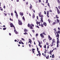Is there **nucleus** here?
<instances>
[{
  "label": "nucleus",
  "mask_w": 60,
  "mask_h": 60,
  "mask_svg": "<svg viewBox=\"0 0 60 60\" xmlns=\"http://www.w3.org/2000/svg\"><path fill=\"white\" fill-rule=\"evenodd\" d=\"M41 12H40L39 15V16L40 17H41V20L40 21L41 23L42 22H43V15H41Z\"/></svg>",
  "instance_id": "f257e3e1"
},
{
  "label": "nucleus",
  "mask_w": 60,
  "mask_h": 60,
  "mask_svg": "<svg viewBox=\"0 0 60 60\" xmlns=\"http://www.w3.org/2000/svg\"><path fill=\"white\" fill-rule=\"evenodd\" d=\"M18 23L20 25H22V22H21V21L19 19L18 20Z\"/></svg>",
  "instance_id": "f03ea898"
},
{
  "label": "nucleus",
  "mask_w": 60,
  "mask_h": 60,
  "mask_svg": "<svg viewBox=\"0 0 60 60\" xmlns=\"http://www.w3.org/2000/svg\"><path fill=\"white\" fill-rule=\"evenodd\" d=\"M59 41H57V48H58V47H59V46L58 45H59V44H58V43H60Z\"/></svg>",
  "instance_id": "7ed1b4c3"
},
{
  "label": "nucleus",
  "mask_w": 60,
  "mask_h": 60,
  "mask_svg": "<svg viewBox=\"0 0 60 60\" xmlns=\"http://www.w3.org/2000/svg\"><path fill=\"white\" fill-rule=\"evenodd\" d=\"M14 31L15 32L16 34H18V32H17V31L15 29V27H14Z\"/></svg>",
  "instance_id": "20e7f679"
},
{
  "label": "nucleus",
  "mask_w": 60,
  "mask_h": 60,
  "mask_svg": "<svg viewBox=\"0 0 60 60\" xmlns=\"http://www.w3.org/2000/svg\"><path fill=\"white\" fill-rule=\"evenodd\" d=\"M59 34H57V37L58 38H57V41H59Z\"/></svg>",
  "instance_id": "39448f33"
},
{
  "label": "nucleus",
  "mask_w": 60,
  "mask_h": 60,
  "mask_svg": "<svg viewBox=\"0 0 60 60\" xmlns=\"http://www.w3.org/2000/svg\"><path fill=\"white\" fill-rule=\"evenodd\" d=\"M55 41H52V43L51 44V47H52V46H53V43H54V42Z\"/></svg>",
  "instance_id": "423d86ee"
},
{
  "label": "nucleus",
  "mask_w": 60,
  "mask_h": 60,
  "mask_svg": "<svg viewBox=\"0 0 60 60\" xmlns=\"http://www.w3.org/2000/svg\"><path fill=\"white\" fill-rule=\"evenodd\" d=\"M48 38L49 40H52V38L50 37L49 35L48 36Z\"/></svg>",
  "instance_id": "0eeeda50"
},
{
  "label": "nucleus",
  "mask_w": 60,
  "mask_h": 60,
  "mask_svg": "<svg viewBox=\"0 0 60 60\" xmlns=\"http://www.w3.org/2000/svg\"><path fill=\"white\" fill-rule=\"evenodd\" d=\"M41 36V37L42 38H44V35L42 34H40Z\"/></svg>",
  "instance_id": "6e6552de"
},
{
  "label": "nucleus",
  "mask_w": 60,
  "mask_h": 60,
  "mask_svg": "<svg viewBox=\"0 0 60 60\" xmlns=\"http://www.w3.org/2000/svg\"><path fill=\"white\" fill-rule=\"evenodd\" d=\"M43 25L44 26H47V23L46 22H44L43 23Z\"/></svg>",
  "instance_id": "1a4fd4ad"
},
{
  "label": "nucleus",
  "mask_w": 60,
  "mask_h": 60,
  "mask_svg": "<svg viewBox=\"0 0 60 60\" xmlns=\"http://www.w3.org/2000/svg\"><path fill=\"white\" fill-rule=\"evenodd\" d=\"M10 25L11 26V27H13V24L12 23H11L10 24Z\"/></svg>",
  "instance_id": "9d476101"
},
{
  "label": "nucleus",
  "mask_w": 60,
  "mask_h": 60,
  "mask_svg": "<svg viewBox=\"0 0 60 60\" xmlns=\"http://www.w3.org/2000/svg\"><path fill=\"white\" fill-rule=\"evenodd\" d=\"M35 18V15H34V13H33L32 16V18L33 19H34Z\"/></svg>",
  "instance_id": "9b49d317"
},
{
  "label": "nucleus",
  "mask_w": 60,
  "mask_h": 60,
  "mask_svg": "<svg viewBox=\"0 0 60 60\" xmlns=\"http://www.w3.org/2000/svg\"><path fill=\"white\" fill-rule=\"evenodd\" d=\"M57 13H58V14H60V11H59V10L58 9H57Z\"/></svg>",
  "instance_id": "f8f14e48"
},
{
  "label": "nucleus",
  "mask_w": 60,
  "mask_h": 60,
  "mask_svg": "<svg viewBox=\"0 0 60 60\" xmlns=\"http://www.w3.org/2000/svg\"><path fill=\"white\" fill-rule=\"evenodd\" d=\"M20 15H21V16H23V13L20 12Z\"/></svg>",
  "instance_id": "ddd939ff"
},
{
  "label": "nucleus",
  "mask_w": 60,
  "mask_h": 60,
  "mask_svg": "<svg viewBox=\"0 0 60 60\" xmlns=\"http://www.w3.org/2000/svg\"><path fill=\"white\" fill-rule=\"evenodd\" d=\"M24 32H27V30L26 29H24Z\"/></svg>",
  "instance_id": "4468645a"
},
{
  "label": "nucleus",
  "mask_w": 60,
  "mask_h": 60,
  "mask_svg": "<svg viewBox=\"0 0 60 60\" xmlns=\"http://www.w3.org/2000/svg\"><path fill=\"white\" fill-rule=\"evenodd\" d=\"M29 41H29V42L30 43H32V41L30 40V39H29Z\"/></svg>",
  "instance_id": "2eb2a0df"
},
{
  "label": "nucleus",
  "mask_w": 60,
  "mask_h": 60,
  "mask_svg": "<svg viewBox=\"0 0 60 60\" xmlns=\"http://www.w3.org/2000/svg\"><path fill=\"white\" fill-rule=\"evenodd\" d=\"M17 18V19H18V14H15Z\"/></svg>",
  "instance_id": "dca6fc26"
},
{
  "label": "nucleus",
  "mask_w": 60,
  "mask_h": 60,
  "mask_svg": "<svg viewBox=\"0 0 60 60\" xmlns=\"http://www.w3.org/2000/svg\"><path fill=\"white\" fill-rule=\"evenodd\" d=\"M57 22H58V23H59V22L60 21L58 20V19H57Z\"/></svg>",
  "instance_id": "f3484780"
},
{
  "label": "nucleus",
  "mask_w": 60,
  "mask_h": 60,
  "mask_svg": "<svg viewBox=\"0 0 60 60\" xmlns=\"http://www.w3.org/2000/svg\"><path fill=\"white\" fill-rule=\"evenodd\" d=\"M46 59H48L49 58V55H48L46 57Z\"/></svg>",
  "instance_id": "a211bd4d"
},
{
  "label": "nucleus",
  "mask_w": 60,
  "mask_h": 60,
  "mask_svg": "<svg viewBox=\"0 0 60 60\" xmlns=\"http://www.w3.org/2000/svg\"><path fill=\"white\" fill-rule=\"evenodd\" d=\"M22 19H23V20L24 21H25V18L24 17V16H23L22 17Z\"/></svg>",
  "instance_id": "6ab92c4d"
},
{
  "label": "nucleus",
  "mask_w": 60,
  "mask_h": 60,
  "mask_svg": "<svg viewBox=\"0 0 60 60\" xmlns=\"http://www.w3.org/2000/svg\"><path fill=\"white\" fill-rule=\"evenodd\" d=\"M48 22H49V23H50V22H51V21L49 19L48 20Z\"/></svg>",
  "instance_id": "aec40b11"
},
{
  "label": "nucleus",
  "mask_w": 60,
  "mask_h": 60,
  "mask_svg": "<svg viewBox=\"0 0 60 60\" xmlns=\"http://www.w3.org/2000/svg\"><path fill=\"white\" fill-rule=\"evenodd\" d=\"M30 29H33V27L31 26H30Z\"/></svg>",
  "instance_id": "412c9836"
},
{
  "label": "nucleus",
  "mask_w": 60,
  "mask_h": 60,
  "mask_svg": "<svg viewBox=\"0 0 60 60\" xmlns=\"http://www.w3.org/2000/svg\"><path fill=\"white\" fill-rule=\"evenodd\" d=\"M44 48L45 49H46V45H45L44 46Z\"/></svg>",
  "instance_id": "4be33fe9"
},
{
  "label": "nucleus",
  "mask_w": 60,
  "mask_h": 60,
  "mask_svg": "<svg viewBox=\"0 0 60 60\" xmlns=\"http://www.w3.org/2000/svg\"><path fill=\"white\" fill-rule=\"evenodd\" d=\"M48 5L50 8V5H49V3H48Z\"/></svg>",
  "instance_id": "5701e85b"
},
{
  "label": "nucleus",
  "mask_w": 60,
  "mask_h": 60,
  "mask_svg": "<svg viewBox=\"0 0 60 60\" xmlns=\"http://www.w3.org/2000/svg\"><path fill=\"white\" fill-rule=\"evenodd\" d=\"M43 34H44V35H46V34H45V32H43Z\"/></svg>",
  "instance_id": "b1692460"
},
{
  "label": "nucleus",
  "mask_w": 60,
  "mask_h": 60,
  "mask_svg": "<svg viewBox=\"0 0 60 60\" xmlns=\"http://www.w3.org/2000/svg\"><path fill=\"white\" fill-rule=\"evenodd\" d=\"M3 30H6V28H3Z\"/></svg>",
  "instance_id": "393cba45"
},
{
  "label": "nucleus",
  "mask_w": 60,
  "mask_h": 60,
  "mask_svg": "<svg viewBox=\"0 0 60 60\" xmlns=\"http://www.w3.org/2000/svg\"><path fill=\"white\" fill-rule=\"evenodd\" d=\"M54 54H53L52 55V58H54Z\"/></svg>",
  "instance_id": "a878e982"
},
{
  "label": "nucleus",
  "mask_w": 60,
  "mask_h": 60,
  "mask_svg": "<svg viewBox=\"0 0 60 60\" xmlns=\"http://www.w3.org/2000/svg\"><path fill=\"white\" fill-rule=\"evenodd\" d=\"M53 25H55V24H56V22H54L53 23Z\"/></svg>",
  "instance_id": "bb28decb"
},
{
  "label": "nucleus",
  "mask_w": 60,
  "mask_h": 60,
  "mask_svg": "<svg viewBox=\"0 0 60 60\" xmlns=\"http://www.w3.org/2000/svg\"><path fill=\"white\" fill-rule=\"evenodd\" d=\"M41 27H43V25L42 24H41Z\"/></svg>",
  "instance_id": "cd10ccee"
},
{
  "label": "nucleus",
  "mask_w": 60,
  "mask_h": 60,
  "mask_svg": "<svg viewBox=\"0 0 60 60\" xmlns=\"http://www.w3.org/2000/svg\"><path fill=\"white\" fill-rule=\"evenodd\" d=\"M38 35V34H36V36L37 37Z\"/></svg>",
  "instance_id": "c85d7f7f"
},
{
  "label": "nucleus",
  "mask_w": 60,
  "mask_h": 60,
  "mask_svg": "<svg viewBox=\"0 0 60 60\" xmlns=\"http://www.w3.org/2000/svg\"><path fill=\"white\" fill-rule=\"evenodd\" d=\"M30 9H32V6H30Z\"/></svg>",
  "instance_id": "c756f323"
},
{
  "label": "nucleus",
  "mask_w": 60,
  "mask_h": 60,
  "mask_svg": "<svg viewBox=\"0 0 60 60\" xmlns=\"http://www.w3.org/2000/svg\"><path fill=\"white\" fill-rule=\"evenodd\" d=\"M28 27H29V26H30V24L29 23L28 24Z\"/></svg>",
  "instance_id": "7c9ffc66"
},
{
  "label": "nucleus",
  "mask_w": 60,
  "mask_h": 60,
  "mask_svg": "<svg viewBox=\"0 0 60 60\" xmlns=\"http://www.w3.org/2000/svg\"><path fill=\"white\" fill-rule=\"evenodd\" d=\"M41 55V53H38V55H39V56H40Z\"/></svg>",
  "instance_id": "2f4dec72"
},
{
  "label": "nucleus",
  "mask_w": 60,
  "mask_h": 60,
  "mask_svg": "<svg viewBox=\"0 0 60 60\" xmlns=\"http://www.w3.org/2000/svg\"><path fill=\"white\" fill-rule=\"evenodd\" d=\"M54 30H55V32H56V28H54Z\"/></svg>",
  "instance_id": "473e14b6"
},
{
  "label": "nucleus",
  "mask_w": 60,
  "mask_h": 60,
  "mask_svg": "<svg viewBox=\"0 0 60 60\" xmlns=\"http://www.w3.org/2000/svg\"><path fill=\"white\" fill-rule=\"evenodd\" d=\"M57 2L58 4H59V3H60V2L59 0H57Z\"/></svg>",
  "instance_id": "72a5a7b5"
},
{
  "label": "nucleus",
  "mask_w": 60,
  "mask_h": 60,
  "mask_svg": "<svg viewBox=\"0 0 60 60\" xmlns=\"http://www.w3.org/2000/svg\"><path fill=\"white\" fill-rule=\"evenodd\" d=\"M31 26H33V27H34V24H31Z\"/></svg>",
  "instance_id": "f704fd0d"
},
{
  "label": "nucleus",
  "mask_w": 60,
  "mask_h": 60,
  "mask_svg": "<svg viewBox=\"0 0 60 60\" xmlns=\"http://www.w3.org/2000/svg\"><path fill=\"white\" fill-rule=\"evenodd\" d=\"M22 40H23V41H25V39L23 38H22Z\"/></svg>",
  "instance_id": "c9c22d12"
},
{
  "label": "nucleus",
  "mask_w": 60,
  "mask_h": 60,
  "mask_svg": "<svg viewBox=\"0 0 60 60\" xmlns=\"http://www.w3.org/2000/svg\"><path fill=\"white\" fill-rule=\"evenodd\" d=\"M4 13L5 15V16H6L7 15V14H6L5 13Z\"/></svg>",
  "instance_id": "e433bc0d"
},
{
  "label": "nucleus",
  "mask_w": 60,
  "mask_h": 60,
  "mask_svg": "<svg viewBox=\"0 0 60 60\" xmlns=\"http://www.w3.org/2000/svg\"><path fill=\"white\" fill-rule=\"evenodd\" d=\"M15 13H16V14H17V12H16V11H15Z\"/></svg>",
  "instance_id": "4c0bfd02"
},
{
  "label": "nucleus",
  "mask_w": 60,
  "mask_h": 60,
  "mask_svg": "<svg viewBox=\"0 0 60 60\" xmlns=\"http://www.w3.org/2000/svg\"><path fill=\"white\" fill-rule=\"evenodd\" d=\"M48 0H47L46 1V3L47 4V3H48Z\"/></svg>",
  "instance_id": "58836bf2"
},
{
  "label": "nucleus",
  "mask_w": 60,
  "mask_h": 60,
  "mask_svg": "<svg viewBox=\"0 0 60 60\" xmlns=\"http://www.w3.org/2000/svg\"><path fill=\"white\" fill-rule=\"evenodd\" d=\"M29 47H31V45H30V44H29Z\"/></svg>",
  "instance_id": "ea45409f"
},
{
  "label": "nucleus",
  "mask_w": 60,
  "mask_h": 60,
  "mask_svg": "<svg viewBox=\"0 0 60 60\" xmlns=\"http://www.w3.org/2000/svg\"><path fill=\"white\" fill-rule=\"evenodd\" d=\"M58 33L59 34H60V30H58Z\"/></svg>",
  "instance_id": "a19ab883"
},
{
  "label": "nucleus",
  "mask_w": 60,
  "mask_h": 60,
  "mask_svg": "<svg viewBox=\"0 0 60 60\" xmlns=\"http://www.w3.org/2000/svg\"><path fill=\"white\" fill-rule=\"evenodd\" d=\"M11 16H13V13H11Z\"/></svg>",
  "instance_id": "79ce46f5"
},
{
  "label": "nucleus",
  "mask_w": 60,
  "mask_h": 60,
  "mask_svg": "<svg viewBox=\"0 0 60 60\" xmlns=\"http://www.w3.org/2000/svg\"><path fill=\"white\" fill-rule=\"evenodd\" d=\"M39 3L41 2V0H39Z\"/></svg>",
  "instance_id": "37998d69"
},
{
  "label": "nucleus",
  "mask_w": 60,
  "mask_h": 60,
  "mask_svg": "<svg viewBox=\"0 0 60 60\" xmlns=\"http://www.w3.org/2000/svg\"><path fill=\"white\" fill-rule=\"evenodd\" d=\"M37 51H39V48H37Z\"/></svg>",
  "instance_id": "c03bdc74"
},
{
  "label": "nucleus",
  "mask_w": 60,
  "mask_h": 60,
  "mask_svg": "<svg viewBox=\"0 0 60 60\" xmlns=\"http://www.w3.org/2000/svg\"><path fill=\"white\" fill-rule=\"evenodd\" d=\"M44 13L45 14H46V11H44Z\"/></svg>",
  "instance_id": "a18cd8bd"
},
{
  "label": "nucleus",
  "mask_w": 60,
  "mask_h": 60,
  "mask_svg": "<svg viewBox=\"0 0 60 60\" xmlns=\"http://www.w3.org/2000/svg\"><path fill=\"white\" fill-rule=\"evenodd\" d=\"M32 32H34V30H32Z\"/></svg>",
  "instance_id": "49530a36"
},
{
  "label": "nucleus",
  "mask_w": 60,
  "mask_h": 60,
  "mask_svg": "<svg viewBox=\"0 0 60 60\" xmlns=\"http://www.w3.org/2000/svg\"><path fill=\"white\" fill-rule=\"evenodd\" d=\"M10 20H11V21H12V19H11V18H10Z\"/></svg>",
  "instance_id": "de8ad7c7"
},
{
  "label": "nucleus",
  "mask_w": 60,
  "mask_h": 60,
  "mask_svg": "<svg viewBox=\"0 0 60 60\" xmlns=\"http://www.w3.org/2000/svg\"><path fill=\"white\" fill-rule=\"evenodd\" d=\"M37 27L38 28H39V26L38 25L37 26Z\"/></svg>",
  "instance_id": "09e8293b"
},
{
  "label": "nucleus",
  "mask_w": 60,
  "mask_h": 60,
  "mask_svg": "<svg viewBox=\"0 0 60 60\" xmlns=\"http://www.w3.org/2000/svg\"><path fill=\"white\" fill-rule=\"evenodd\" d=\"M4 9H5V6H4Z\"/></svg>",
  "instance_id": "8fccbe9b"
},
{
  "label": "nucleus",
  "mask_w": 60,
  "mask_h": 60,
  "mask_svg": "<svg viewBox=\"0 0 60 60\" xmlns=\"http://www.w3.org/2000/svg\"><path fill=\"white\" fill-rule=\"evenodd\" d=\"M37 19H38V16H37Z\"/></svg>",
  "instance_id": "3c124183"
},
{
  "label": "nucleus",
  "mask_w": 60,
  "mask_h": 60,
  "mask_svg": "<svg viewBox=\"0 0 60 60\" xmlns=\"http://www.w3.org/2000/svg\"><path fill=\"white\" fill-rule=\"evenodd\" d=\"M28 4V2H27L26 3V4Z\"/></svg>",
  "instance_id": "603ef678"
},
{
  "label": "nucleus",
  "mask_w": 60,
  "mask_h": 60,
  "mask_svg": "<svg viewBox=\"0 0 60 60\" xmlns=\"http://www.w3.org/2000/svg\"><path fill=\"white\" fill-rule=\"evenodd\" d=\"M37 25H38V22L37 21Z\"/></svg>",
  "instance_id": "864d4df0"
},
{
  "label": "nucleus",
  "mask_w": 60,
  "mask_h": 60,
  "mask_svg": "<svg viewBox=\"0 0 60 60\" xmlns=\"http://www.w3.org/2000/svg\"><path fill=\"white\" fill-rule=\"evenodd\" d=\"M17 41V40L15 39V42H16V41Z\"/></svg>",
  "instance_id": "5fc2aeb1"
},
{
  "label": "nucleus",
  "mask_w": 60,
  "mask_h": 60,
  "mask_svg": "<svg viewBox=\"0 0 60 60\" xmlns=\"http://www.w3.org/2000/svg\"><path fill=\"white\" fill-rule=\"evenodd\" d=\"M58 7L59 9H60V6H59Z\"/></svg>",
  "instance_id": "6e6d98bb"
},
{
  "label": "nucleus",
  "mask_w": 60,
  "mask_h": 60,
  "mask_svg": "<svg viewBox=\"0 0 60 60\" xmlns=\"http://www.w3.org/2000/svg\"><path fill=\"white\" fill-rule=\"evenodd\" d=\"M32 50H35V49H34V48H32Z\"/></svg>",
  "instance_id": "4d7b16f0"
},
{
  "label": "nucleus",
  "mask_w": 60,
  "mask_h": 60,
  "mask_svg": "<svg viewBox=\"0 0 60 60\" xmlns=\"http://www.w3.org/2000/svg\"><path fill=\"white\" fill-rule=\"evenodd\" d=\"M46 45H48L49 44H48V43L47 42V43H46Z\"/></svg>",
  "instance_id": "13d9d810"
},
{
  "label": "nucleus",
  "mask_w": 60,
  "mask_h": 60,
  "mask_svg": "<svg viewBox=\"0 0 60 60\" xmlns=\"http://www.w3.org/2000/svg\"><path fill=\"white\" fill-rule=\"evenodd\" d=\"M9 35H10V36L11 35V33H9Z\"/></svg>",
  "instance_id": "bf43d9fd"
},
{
  "label": "nucleus",
  "mask_w": 60,
  "mask_h": 60,
  "mask_svg": "<svg viewBox=\"0 0 60 60\" xmlns=\"http://www.w3.org/2000/svg\"><path fill=\"white\" fill-rule=\"evenodd\" d=\"M53 52V50H52L51 51V52L52 53Z\"/></svg>",
  "instance_id": "052dcab7"
},
{
  "label": "nucleus",
  "mask_w": 60,
  "mask_h": 60,
  "mask_svg": "<svg viewBox=\"0 0 60 60\" xmlns=\"http://www.w3.org/2000/svg\"><path fill=\"white\" fill-rule=\"evenodd\" d=\"M16 1L17 2H19V0H17Z\"/></svg>",
  "instance_id": "680f3d73"
},
{
  "label": "nucleus",
  "mask_w": 60,
  "mask_h": 60,
  "mask_svg": "<svg viewBox=\"0 0 60 60\" xmlns=\"http://www.w3.org/2000/svg\"><path fill=\"white\" fill-rule=\"evenodd\" d=\"M58 29L59 30H60V28H59V27H58Z\"/></svg>",
  "instance_id": "e2e57ef3"
},
{
  "label": "nucleus",
  "mask_w": 60,
  "mask_h": 60,
  "mask_svg": "<svg viewBox=\"0 0 60 60\" xmlns=\"http://www.w3.org/2000/svg\"><path fill=\"white\" fill-rule=\"evenodd\" d=\"M56 19H58V18H59V17H56Z\"/></svg>",
  "instance_id": "0e129e2a"
},
{
  "label": "nucleus",
  "mask_w": 60,
  "mask_h": 60,
  "mask_svg": "<svg viewBox=\"0 0 60 60\" xmlns=\"http://www.w3.org/2000/svg\"><path fill=\"white\" fill-rule=\"evenodd\" d=\"M24 34H26V32H25V33H24Z\"/></svg>",
  "instance_id": "69168bd1"
},
{
  "label": "nucleus",
  "mask_w": 60,
  "mask_h": 60,
  "mask_svg": "<svg viewBox=\"0 0 60 60\" xmlns=\"http://www.w3.org/2000/svg\"><path fill=\"white\" fill-rule=\"evenodd\" d=\"M19 44H21V42H20L19 41Z\"/></svg>",
  "instance_id": "338daca9"
},
{
  "label": "nucleus",
  "mask_w": 60,
  "mask_h": 60,
  "mask_svg": "<svg viewBox=\"0 0 60 60\" xmlns=\"http://www.w3.org/2000/svg\"><path fill=\"white\" fill-rule=\"evenodd\" d=\"M38 24H40V22H38Z\"/></svg>",
  "instance_id": "774afa93"
}]
</instances>
